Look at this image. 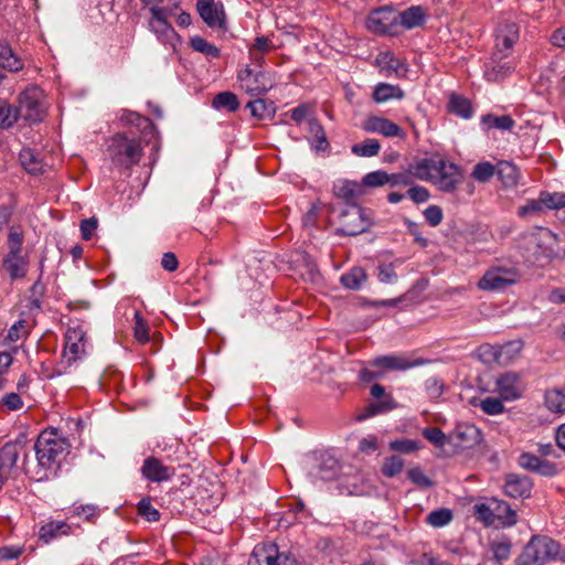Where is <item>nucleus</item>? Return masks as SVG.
Instances as JSON below:
<instances>
[{
  "instance_id": "1",
  "label": "nucleus",
  "mask_w": 565,
  "mask_h": 565,
  "mask_svg": "<svg viewBox=\"0 0 565 565\" xmlns=\"http://www.w3.org/2000/svg\"><path fill=\"white\" fill-rule=\"evenodd\" d=\"M34 450L38 465L44 470L41 478H47V472L54 471L68 454L70 444L56 430H44L39 435L34 444Z\"/></svg>"
},
{
  "instance_id": "2",
  "label": "nucleus",
  "mask_w": 565,
  "mask_h": 565,
  "mask_svg": "<svg viewBox=\"0 0 565 565\" xmlns=\"http://www.w3.org/2000/svg\"><path fill=\"white\" fill-rule=\"evenodd\" d=\"M143 154L141 142L128 134L114 135L107 145L106 156L115 168L129 170L138 164Z\"/></svg>"
},
{
  "instance_id": "3",
  "label": "nucleus",
  "mask_w": 565,
  "mask_h": 565,
  "mask_svg": "<svg viewBox=\"0 0 565 565\" xmlns=\"http://www.w3.org/2000/svg\"><path fill=\"white\" fill-rule=\"evenodd\" d=\"M565 561L561 556V545L545 535H534L518 558L519 565H544L552 561Z\"/></svg>"
},
{
  "instance_id": "4",
  "label": "nucleus",
  "mask_w": 565,
  "mask_h": 565,
  "mask_svg": "<svg viewBox=\"0 0 565 565\" xmlns=\"http://www.w3.org/2000/svg\"><path fill=\"white\" fill-rule=\"evenodd\" d=\"M521 279L520 268L512 263H500L486 270L478 288L486 291H503Z\"/></svg>"
},
{
  "instance_id": "5",
  "label": "nucleus",
  "mask_w": 565,
  "mask_h": 565,
  "mask_svg": "<svg viewBox=\"0 0 565 565\" xmlns=\"http://www.w3.org/2000/svg\"><path fill=\"white\" fill-rule=\"evenodd\" d=\"M43 98V92L38 86L26 87L19 95L17 120L21 118L30 125L42 121L46 114Z\"/></svg>"
},
{
  "instance_id": "6",
  "label": "nucleus",
  "mask_w": 565,
  "mask_h": 565,
  "mask_svg": "<svg viewBox=\"0 0 565 565\" xmlns=\"http://www.w3.org/2000/svg\"><path fill=\"white\" fill-rule=\"evenodd\" d=\"M373 222L369 211L351 204L341 211L337 234L342 236H356L370 230Z\"/></svg>"
},
{
  "instance_id": "7",
  "label": "nucleus",
  "mask_w": 565,
  "mask_h": 565,
  "mask_svg": "<svg viewBox=\"0 0 565 565\" xmlns=\"http://www.w3.org/2000/svg\"><path fill=\"white\" fill-rule=\"evenodd\" d=\"M85 348L86 331L83 329V326L79 323L68 326L64 335V350L61 364L65 367L71 366L72 363L79 360L85 354Z\"/></svg>"
},
{
  "instance_id": "8",
  "label": "nucleus",
  "mask_w": 565,
  "mask_h": 565,
  "mask_svg": "<svg viewBox=\"0 0 565 565\" xmlns=\"http://www.w3.org/2000/svg\"><path fill=\"white\" fill-rule=\"evenodd\" d=\"M369 31L384 35H395L398 32V15L392 7H382L373 10L366 19Z\"/></svg>"
},
{
  "instance_id": "9",
  "label": "nucleus",
  "mask_w": 565,
  "mask_h": 565,
  "mask_svg": "<svg viewBox=\"0 0 565 565\" xmlns=\"http://www.w3.org/2000/svg\"><path fill=\"white\" fill-rule=\"evenodd\" d=\"M151 19L149 21V30L154 33L158 41L163 45H168L173 50L180 44L181 39L175 30L169 23L168 19H164L163 10H159L157 7H150Z\"/></svg>"
},
{
  "instance_id": "10",
  "label": "nucleus",
  "mask_w": 565,
  "mask_h": 565,
  "mask_svg": "<svg viewBox=\"0 0 565 565\" xmlns=\"http://www.w3.org/2000/svg\"><path fill=\"white\" fill-rule=\"evenodd\" d=\"M463 175L461 169L444 158L438 168V172L433 177L430 183L434 184L439 191L452 193L457 190L458 185L462 182Z\"/></svg>"
},
{
  "instance_id": "11",
  "label": "nucleus",
  "mask_w": 565,
  "mask_h": 565,
  "mask_svg": "<svg viewBox=\"0 0 565 565\" xmlns=\"http://www.w3.org/2000/svg\"><path fill=\"white\" fill-rule=\"evenodd\" d=\"M426 363L427 361L423 358L411 359L406 354L380 355L370 362L372 366L383 371H406Z\"/></svg>"
},
{
  "instance_id": "12",
  "label": "nucleus",
  "mask_w": 565,
  "mask_h": 565,
  "mask_svg": "<svg viewBox=\"0 0 565 565\" xmlns=\"http://www.w3.org/2000/svg\"><path fill=\"white\" fill-rule=\"evenodd\" d=\"M237 79L241 87L252 96L265 94L271 87L264 72H255L249 66L238 72Z\"/></svg>"
},
{
  "instance_id": "13",
  "label": "nucleus",
  "mask_w": 565,
  "mask_h": 565,
  "mask_svg": "<svg viewBox=\"0 0 565 565\" xmlns=\"http://www.w3.org/2000/svg\"><path fill=\"white\" fill-rule=\"evenodd\" d=\"M519 39V28L513 22H504L497 29L494 40V57L510 55L513 45Z\"/></svg>"
},
{
  "instance_id": "14",
  "label": "nucleus",
  "mask_w": 565,
  "mask_h": 565,
  "mask_svg": "<svg viewBox=\"0 0 565 565\" xmlns=\"http://www.w3.org/2000/svg\"><path fill=\"white\" fill-rule=\"evenodd\" d=\"M289 556L279 553L278 546L274 543L256 546L248 561V565H287Z\"/></svg>"
},
{
  "instance_id": "15",
  "label": "nucleus",
  "mask_w": 565,
  "mask_h": 565,
  "mask_svg": "<svg viewBox=\"0 0 565 565\" xmlns=\"http://www.w3.org/2000/svg\"><path fill=\"white\" fill-rule=\"evenodd\" d=\"M533 481L530 477L519 473H508L504 478V493L513 499H527L531 497Z\"/></svg>"
},
{
  "instance_id": "16",
  "label": "nucleus",
  "mask_w": 565,
  "mask_h": 565,
  "mask_svg": "<svg viewBox=\"0 0 565 565\" xmlns=\"http://www.w3.org/2000/svg\"><path fill=\"white\" fill-rule=\"evenodd\" d=\"M518 465L524 470L548 478L556 476L558 472L556 463L531 452H522L518 458Z\"/></svg>"
},
{
  "instance_id": "17",
  "label": "nucleus",
  "mask_w": 565,
  "mask_h": 565,
  "mask_svg": "<svg viewBox=\"0 0 565 565\" xmlns=\"http://www.w3.org/2000/svg\"><path fill=\"white\" fill-rule=\"evenodd\" d=\"M196 10L210 28H225V11L222 3L214 0H198Z\"/></svg>"
},
{
  "instance_id": "18",
  "label": "nucleus",
  "mask_w": 565,
  "mask_h": 565,
  "mask_svg": "<svg viewBox=\"0 0 565 565\" xmlns=\"http://www.w3.org/2000/svg\"><path fill=\"white\" fill-rule=\"evenodd\" d=\"M141 475L152 482H164L170 480L175 475V469L171 466H166L156 457H148L143 460L141 467Z\"/></svg>"
},
{
  "instance_id": "19",
  "label": "nucleus",
  "mask_w": 565,
  "mask_h": 565,
  "mask_svg": "<svg viewBox=\"0 0 565 565\" xmlns=\"http://www.w3.org/2000/svg\"><path fill=\"white\" fill-rule=\"evenodd\" d=\"M362 128L366 132L380 134L384 137H405L404 130L398 125L384 117L370 116L364 120Z\"/></svg>"
},
{
  "instance_id": "20",
  "label": "nucleus",
  "mask_w": 565,
  "mask_h": 565,
  "mask_svg": "<svg viewBox=\"0 0 565 565\" xmlns=\"http://www.w3.org/2000/svg\"><path fill=\"white\" fill-rule=\"evenodd\" d=\"M340 469V462L334 456L322 454L311 467L310 476L323 481H330L338 477Z\"/></svg>"
},
{
  "instance_id": "21",
  "label": "nucleus",
  "mask_w": 565,
  "mask_h": 565,
  "mask_svg": "<svg viewBox=\"0 0 565 565\" xmlns=\"http://www.w3.org/2000/svg\"><path fill=\"white\" fill-rule=\"evenodd\" d=\"M444 158L439 154H433L415 160L409 164V171L414 178L430 182L433 177L438 172V168L441 164Z\"/></svg>"
},
{
  "instance_id": "22",
  "label": "nucleus",
  "mask_w": 565,
  "mask_h": 565,
  "mask_svg": "<svg viewBox=\"0 0 565 565\" xmlns=\"http://www.w3.org/2000/svg\"><path fill=\"white\" fill-rule=\"evenodd\" d=\"M495 390L504 401H514L522 395L520 376L514 372H507L495 381Z\"/></svg>"
},
{
  "instance_id": "23",
  "label": "nucleus",
  "mask_w": 565,
  "mask_h": 565,
  "mask_svg": "<svg viewBox=\"0 0 565 565\" xmlns=\"http://www.w3.org/2000/svg\"><path fill=\"white\" fill-rule=\"evenodd\" d=\"M507 58L508 56L494 57V53L491 54L489 62L484 65V76L488 81H501L513 72L515 65Z\"/></svg>"
},
{
  "instance_id": "24",
  "label": "nucleus",
  "mask_w": 565,
  "mask_h": 565,
  "mask_svg": "<svg viewBox=\"0 0 565 565\" xmlns=\"http://www.w3.org/2000/svg\"><path fill=\"white\" fill-rule=\"evenodd\" d=\"M23 451V444L19 440L7 443L0 449V470L12 473L18 459Z\"/></svg>"
},
{
  "instance_id": "25",
  "label": "nucleus",
  "mask_w": 565,
  "mask_h": 565,
  "mask_svg": "<svg viewBox=\"0 0 565 565\" xmlns=\"http://www.w3.org/2000/svg\"><path fill=\"white\" fill-rule=\"evenodd\" d=\"M28 258L21 253H8L3 258L2 267L12 280L23 278L28 271Z\"/></svg>"
},
{
  "instance_id": "26",
  "label": "nucleus",
  "mask_w": 565,
  "mask_h": 565,
  "mask_svg": "<svg viewBox=\"0 0 565 565\" xmlns=\"http://www.w3.org/2000/svg\"><path fill=\"white\" fill-rule=\"evenodd\" d=\"M72 534V526L66 521L52 520L43 524L39 530V537L44 543Z\"/></svg>"
},
{
  "instance_id": "27",
  "label": "nucleus",
  "mask_w": 565,
  "mask_h": 565,
  "mask_svg": "<svg viewBox=\"0 0 565 565\" xmlns=\"http://www.w3.org/2000/svg\"><path fill=\"white\" fill-rule=\"evenodd\" d=\"M492 512L494 514V523L498 521L502 526H513L518 522L516 512L511 505L495 498H491Z\"/></svg>"
},
{
  "instance_id": "28",
  "label": "nucleus",
  "mask_w": 565,
  "mask_h": 565,
  "mask_svg": "<svg viewBox=\"0 0 565 565\" xmlns=\"http://www.w3.org/2000/svg\"><path fill=\"white\" fill-rule=\"evenodd\" d=\"M0 67L11 73H17L24 67L22 58L6 41H0Z\"/></svg>"
},
{
  "instance_id": "29",
  "label": "nucleus",
  "mask_w": 565,
  "mask_h": 565,
  "mask_svg": "<svg viewBox=\"0 0 565 565\" xmlns=\"http://www.w3.org/2000/svg\"><path fill=\"white\" fill-rule=\"evenodd\" d=\"M449 439L459 447H470L479 439V429L475 425L457 426Z\"/></svg>"
},
{
  "instance_id": "30",
  "label": "nucleus",
  "mask_w": 565,
  "mask_h": 565,
  "mask_svg": "<svg viewBox=\"0 0 565 565\" xmlns=\"http://www.w3.org/2000/svg\"><path fill=\"white\" fill-rule=\"evenodd\" d=\"M372 97L375 103L381 104L391 99H403L404 92L397 85L380 83L374 87Z\"/></svg>"
},
{
  "instance_id": "31",
  "label": "nucleus",
  "mask_w": 565,
  "mask_h": 565,
  "mask_svg": "<svg viewBox=\"0 0 565 565\" xmlns=\"http://www.w3.org/2000/svg\"><path fill=\"white\" fill-rule=\"evenodd\" d=\"M246 107L250 110V115L258 120L273 118L276 113L275 103L263 98L248 102Z\"/></svg>"
},
{
  "instance_id": "32",
  "label": "nucleus",
  "mask_w": 565,
  "mask_h": 565,
  "mask_svg": "<svg viewBox=\"0 0 565 565\" xmlns=\"http://www.w3.org/2000/svg\"><path fill=\"white\" fill-rule=\"evenodd\" d=\"M512 544L508 537L492 540L489 543L490 558L501 564L510 558Z\"/></svg>"
},
{
  "instance_id": "33",
  "label": "nucleus",
  "mask_w": 565,
  "mask_h": 565,
  "mask_svg": "<svg viewBox=\"0 0 565 565\" xmlns=\"http://www.w3.org/2000/svg\"><path fill=\"white\" fill-rule=\"evenodd\" d=\"M448 110L465 119H469L472 116L470 100L455 93L449 96Z\"/></svg>"
},
{
  "instance_id": "34",
  "label": "nucleus",
  "mask_w": 565,
  "mask_h": 565,
  "mask_svg": "<svg viewBox=\"0 0 565 565\" xmlns=\"http://www.w3.org/2000/svg\"><path fill=\"white\" fill-rule=\"evenodd\" d=\"M398 26L402 25L405 29H413L419 26L424 22V13L420 7H412L403 12L397 13Z\"/></svg>"
},
{
  "instance_id": "35",
  "label": "nucleus",
  "mask_w": 565,
  "mask_h": 565,
  "mask_svg": "<svg viewBox=\"0 0 565 565\" xmlns=\"http://www.w3.org/2000/svg\"><path fill=\"white\" fill-rule=\"evenodd\" d=\"M495 174L505 186L515 185L519 179V171L516 167L508 161H500L495 166Z\"/></svg>"
},
{
  "instance_id": "36",
  "label": "nucleus",
  "mask_w": 565,
  "mask_h": 565,
  "mask_svg": "<svg viewBox=\"0 0 565 565\" xmlns=\"http://www.w3.org/2000/svg\"><path fill=\"white\" fill-rule=\"evenodd\" d=\"M545 405L553 413H565V386L545 393Z\"/></svg>"
},
{
  "instance_id": "37",
  "label": "nucleus",
  "mask_w": 565,
  "mask_h": 565,
  "mask_svg": "<svg viewBox=\"0 0 565 565\" xmlns=\"http://www.w3.org/2000/svg\"><path fill=\"white\" fill-rule=\"evenodd\" d=\"M212 106L218 110L226 109L231 113H234L239 108V102L234 93L222 92L214 96Z\"/></svg>"
},
{
  "instance_id": "38",
  "label": "nucleus",
  "mask_w": 565,
  "mask_h": 565,
  "mask_svg": "<svg viewBox=\"0 0 565 565\" xmlns=\"http://www.w3.org/2000/svg\"><path fill=\"white\" fill-rule=\"evenodd\" d=\"M366 274L363 268L354 267L349 273L341 276V284L348 289H360L366 280Z\"/></svg>"
},
{
  "instance_id": "39",
  "label": "nucleus",
  "mask_w": 565,
  "mask_h": 565,
  "mask_svg": "<svg viewBox=\"0 0 565 565\" xmlns=\"http://www.w3.org/2000/svg\"><path fill=\"white\" fill-rule=\"evenodd\" d=\"M72 514L78 516L89 523H96L100 515V509L95 504H77L74 503L72 508Z\"/></svg>"
},
{
  "instance_id": "40",
  "label": "nucleus",
  "mask_w": 565,
  "mask_h": 565,
  "mask_svg": "<svg viewBox=\"0 0 565 565\" xmlns=\"http://www.w3.org/2000/svg\"><path fill=\"white\" fill-rule=\"evenodd\" d=\"M352 152L358 157H374L381 150V143L376 139H365L363 142L355 143L351 148Z\"/></svg>"
},
{
  "instance_id": "41",
  "label": "nucleus",
  "mask_w": 565,
  "mask_h": 565,
  "mask_svg": "<svg viewBox=\"0 0 565 565\" xmlns=\"http://www.w3.org/2000/svg\"><path fill=\"white\" fill-rule=\"evenodd\" d=\"M473 514L484 526L494 525V514L492 512L491 499L473 505Z\"/></svg>"
},
{
  "instance_id": "42",
  "label": "nucleus",
  "mask_w": 565,
  "mask_h": 565,
  "mask_svg": "<svg viewBox=\"0 0 565 565\" xmlns=\"http://www.w3.org/2000/svg\"><path fill=\"white\" fill-rule=\"evenodd\" d=\"M20 161L24 169L31 174L43 172V164L31 149H23L20 152Z\"/></svg>"
},
{
  "instance_id": "43",
  "label": "nucleus",
  "mask_w": 565,
  "mask_h": 565,
  "mask_svg": "<svg viewBox=\"0 0 565 565\" xmlns=\"http://www.w3.org/2000/svg\"><path fill=\"white\" fill-rule=\"evenodd\" d=\"M190 46L210 58H217L221 54L218 47L198 35L190 39Z\"/></svg>"
},
{
  "instance_id": "44",
  "label": "nucleus",
  "mask_w": 565,
  "mask_h": 565,
  "mask_svg": "<svg viewBox=\"0 0 565 565\" xmlns=\"http://www.w3.org/2000/svg\"><path fill=\"white\" fill-rule=\"evenodd\" d=\"M452 511L447 508L434 510L426 516V523L434 527H443L452 520Z\"/></svg>"
},
{
  "instance_id": "45",
  "label": "nucleus",
  "mask_w": 565,
  "mask_h": 565,
  "mask_svg": "<svg viewBox=\"0 0 565 565\" xmlns=\"http://www.w3.org/2000/svg\"><path fill=\"white\" fill-rule=\"evenodd\" d=\"M495 174V166L489 161L477 163L471 172V178L480 183L489 182Z\"/></svg>"
},
{
  "instance_id": "46",
  "label": "nucleus",
  "mask_w": 565,
  "mask_h": 565,
  "mask_svg": "<svg viewBox=\"0 0 565 565\" xmlns=\"http://www.w3.org/2000/svg\"><path fill=\"white\" fill-rule=\"evenodd\" d=\"M540 195L544 209L561 210L565 207V192L542 191Z\"/></svg>"
},
{
  "instance_id": "47",
  "label": "nucleus",
  "mask_w": 565,
  "mask_h": 565,
  "mask_svg": "<svg viewBox=\"0 0 565 565\" xmlns=\"http://www.w3.org/2000/svg\"><path fill=\"white\" fill-rule=\"evenodd\" d=\"M17 122V108L0 98V128L8 129Z\"/></svg>"
},
{
  "instance_id": "48",
  "label": "nucleus",
  "mask_w": 565,
  "mask_h": 565,
  "mask_svg": "<svg viewBox=\"0 0 565 565\" xmlns=\"http://www.w3.org/2000/svg\"><path fill=\"white\" fill-rule=\"evenodd\" d=\"M138 514L148 522H157L160 512L152 505L150 498H142L137 505Z\"/></svg>"
},
{
  "instance_id": "49",
  "label": "nucleus",
  "mask_w": 565,
  "mask_h": 565,
  "mask_svg": "<svg viewBox=\"0 0 565 565\" xmlns=\"http://www.w3.org/2000/svg\"><path fill=\"white\" fill-rule=\"evenodd\" d=\"M334 194L347 202L352 201L358 191V185L350 181H339L333 186Z\"/></svg>"
},
{
  "instance_id": "50",
  "label": "nucleus",
  "mask_w": 565,
  "mask_h": 565,
  "mask_svg": "<svg viewBox=\"0 0 565 565\" xmlns=\"http://www.w3.org/2000/svg\"><path fill=\"white\" fill-rule=\"evenodd\" d=\"M482 122L487 125L489 128H498L502 130H510L514 127V120L508 116H492L487 115L482 118Z\"/></svg>"
},
{
  "instance_id": "51",
  "label": "nucleus",
  "mask_w": 565,
  "mask_h": 565,
  "mask_svg": "<svg viewBox=\"0 0 565 565\" xmlns=\"http://www.w3.org/2000/svg\"><path fill=\"white\" fill-rule=\"evenodd\" d=\"M29 333V323L25 319H20L11 326L8 330L6 341L13 343L22 338H25Z\"/></svg>"
},
{
  "instance_id": "52",
  "label": "nucleus",
  "mask_w": 565,
  "mask_h": 565,
  "mask_svg": "<svg viewBox=\"0 0 565 565\" xmlns=\"http://www.w3.org/2000/svg\"><path fill=\"white\" fill-rule=\"evenodd\" d=\"M404 467V460L399 456H391L385 459L382 466V472L385 477L393 478L397 476Z\"/></svg>"
},
{
  "instance_id": "53",
  "label": "nucleus",
  "mask_w": 565,
  "mask_h": 565,
  "mask_svg": "<svg viewBox=\"0 0 565 565\" xmlns=\"http://www.w3.org/2000/svg\"><path fill=\"white\" fill-rule=\"evenodd\" d=\"M309 125V131L315 136L316 138V149L317 150H326L329 147V142L327 140L323 127L319 124L317 119H310L308 121Z\"/></svg>"
},
{
  "instance_id": "54",
  "label": "nucleus",
  "mask_w": 565,
  "mask_h": 565,
  "mask_svg": "<svg viewBox=\"0 0 565 565\" xmlns=\"http://www.w3.org/2000/svg\"><path fill=\"white\" fill-rule=\"evenodd\" d=\"M394 402L392 399V397H386L385 399H382V401H377L373 404H370L366 408L367 411V414L365 415H360L358 417L359 420H363L365 418H367L369 416H374L376 414H380V413H384V412H387V411H391L392 408H394Z\"/></svg>"
},
{
  "instance_id": "55",
  "label": "nucleus",
  "mask_w": 565,
  "mask_h": 565,
  "mask_svg": "<svg viewBox=\"0 0 565 565\" xmlns=\"http://www.w3.org/2000/svg\"><path fill=\"white\" fill-rule=\"evenodd\" d=\"M376 64L380 67H386L394 72H398V70L403 66V63L398 58H396L395 55L390 51L381 52L376 56Z\"/></svg>"
},
{
  "instance_id": "56",
  "label": "nucleus",
  "mask_w": 565,
  "mask_h": 565,
  "mask_svg": "<svg viewBox=\"0 0 565 565\" xmlns=\"http://www.w3.org/2000/svg\"><path fill=\"white\" fill-rule=\"evenodd\" d=\"M120 120L128 125L136 126L140 129H147L152 126V122L150 121L149 118L143 117L134 111H125L121 115Z\"/></svg>"
},
{
  "instance_id": "57",
  "label": "nucleus",
  "mask_w": 565,
  "mask_h": 565,
  "mask_svg": "<svg viewBox=\"0 0 565 565\" xmlns=\"http://www.w3.org/2000/svg\"><path fill=\"white\" fill-rule=\"evenodd\" d=\"M479 406L488 415H499L504 411L501 399L497 397H486L480 401Z\"/></svg>"
},
{
  "instance_id": "58",
  "label": "nucleus",
  "mask_w": 565,
  "mask_h": 565,
  "mask_svg": "<svg viewBox=\"0 0 565 565\" xmlns=\"http://www.w3.org/2000/svg\"><path fill=\"white\" fill-rule=\"evenodd\" d=\"M388 173L382 170L370 172L363 178V184L371 188L388 184Z\"/></svg>"
},
{
  "instance_id": "59",
  "label": "nucleus",
  "mask_w": 565,
  "mask_h": 565,
  "mask_svg": "<svg viewBox=\"0 0 565 565\" xmlns=\"http://www.w3.org/2000/svg\"><path fill=\"white\" fill-rule=\"evenodd\" d=\"M423 436L436 447H444L447 437L438 427H426L423 429Z\"/></svg>"
},
{
  "instance_id": "60",
  "label": "nucleus",
  "mask_w": 565,
  "mask_h": 565,
  "mask_svg": "<svg viewBox=\"0 0 565 565\" xmlns=\"http://www.w3.org/2000/svg\"><path fill=\"white\" fill-rule=\"evenodd\" d=\"M390 448L392 450L399 451L403 454H411L416 451L419 448V446L417 441L404 438L391 441Z\"/></svg>"
},
{
  "instance_id": "61",
  "label": "nucleus",
  "mask_w": 565,
  "mask_h": 565,
  "mask_svg": "<svg viewBox=\"0 0 565 565\" xmlns=\"http://www.w3.org/2000/svg\"><path fill=\"white\" fill-rule=\"evenodd\" d=\"M408 479L420 488H429L433 486V481L423 472L419 467H415L408 470Z\"/></svg>"
},
{
  "instance_id": "62",
  "label": "nucleus",
  "mask_w": 565,
  "mask_h": 565,
  "mask_svg": "<svg viewBox=\"0 0 565 565\" xmlns=\"http://www.w3.org/2000/svg\"><path fill=\"white\" fill-rule=\"evenodd\" d=\"M544 205L543 202H541V195L539 194V198L536 200H530L519 209L518 214L522 217L533 214H540L543 212Z\"/></svg>"
},
{
  "instance_id": "63",
  "label": "nucleus",
  "mask_w": 565,
  "mask_h": 565,
  "mask_svg": "<svg viewBox=\"0 0 565 565\" xmlns=\"http://www.w3.org/2000/svg\"><path fill=\"white\" fill-rule=\"evenodd\" d=\"M377 278L381 282L393 284L397 280V275L393 264H382L377 267Z\"/></svg>"
},
{
  "instance_id": "64",
  "label": "nucleus",
  "mask_w": 565,
  "mask_h": 565,
  "mask_svg": "<svg viewBox=\"0 0 565 565\" xmlns=\"http://www.w3.org/2000/svg\"><path fill=\"white\" fill-rule=\"evenodd\" d=\"M424 216L430 226H438L443 221V211L437 205H429L424 211Z\"/></svg>"
}]
</instances>
